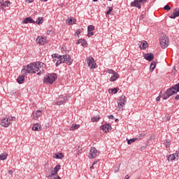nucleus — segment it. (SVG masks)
Wrapping results in <instances>:
<instances>
[{
	"label": "nucleus",
	"instance_id": "obj_1",
	"mask_svg": "<svg viewBox=\"0 0 179 179\" xmlns=\"http://www.w3.org/2000/svg\"><path fill=\"white\" fill-rule=\"evenodd\" d=\"M179 92V83L178 84H176L175 85L171 87L169 89L165 92V93L162 96V98L164 100H167L169 97H171V96H173V94H177ZM175 100L176 101H178L179 100V94L176 95L175 97Z\"/></svg>",
	"mask_w": 179,
	"mask_h": 179
},
{
	"label": "nucleus",
	"instance_id": "obj_2",
	"mask_svg": "<svg viewBox=\"0 0 179 179\" xmlns=\"http://www.w3.org/2000/svg\"><path fill=\"white\" fill-rule=\"evenodd\" d=\"M58 59L56 62V66H58L59 65H61V64L66 63L67 65H72V62H73V60H72V58L69 55L59 56Z\"/></svg>",
	"mask_w": 179,
	"mask_h": 179
},
{
	"label": "nucleus",
	"instance_id": "obj_3",
	"mask_svg": "<svg viewBox=\"0 0 179 179\" xmlns=\"http://www.w3.org/2000/svg\"><path fill=\"white\" fill-rule=\"evenodd\" d=\"M21 72L22 75H25V73H36V63H31L24 66Z\"/></svg>",
	"mask_w": 179,
	"mask_h": 179
},
{
	"label": "nucleus",
	"instance_id": "obj_4",
	"mask_svg": "<svg viewBox=\"0 0 179 179\" xmlns=\"http://www.w3.org/2000/svg\"><path fill=\"white\" fill-rule=\"evenodd\" d=\"M45 64L43 62H35V72L40 76L44 72V68Z\"/></svg>",
	"mask_w": 179,
	"mask_h": 179
},
{
	"label": "nucleus",
	"instance_id": "obj_5",
	"mask_svg": "<svg viewBox=\"0 0 179 179\" xmlns=\"http://www.w3.org/2000/svg\"><path fill=\"white\" fill-rule=\"evenodd\" d=\"M55 80H57L56 73H50L44 78V83H46V85H52Z\"/></svg>",
	"mask_w": 179,
	"mask_h": 179
},
{
	"label": "nucleus",
	"instance_id": "obj_6",
	"mask_svg": "<svg viewBox=\"0 0 179 179\" xmlns=\"http://www.w3.org/2000/svg\"><path fill=\"white\" fill-rule=\"evenodd\" d=\"M15 120H16V117H6L1 120V127L8 128V127H9V125H10V124H12V121H15Z\"/></svg>",
	"mask_w": 179,
	"mask_h": 179
},
{
	"label": "nucleus",
	"instance_id": "obj_7",
	"mask_svg": "<svg viewBox=\"0 0 179 179\" xmlns=\"http://www.w3.org/2000/svg\"><path fill=\"white\" fill-rule=\"evenodd\" d=\"M159 44L162 48H167L169 47V37L166 34L162 35V37L159 38Z\"/></svg>",
	"mask_w": 179,
	"mask_h": 179
},
{
	"label": "nucleus",
	"instance_id": "obj_8",
	"mask_svg": "<svg viewBox=\"0 0 179 179\" xmlns=\"http://www.w3.org/2000/svg\"><path fill=\"white\" fill-rule=\"evenodd\" d=\"M49 171L50 170L51 171V173L50 174H48V172H46V177L47 178H50L51 177H54V176L58 174V171H59V170H61V165L59 164H57L55 169H53L52 168L50 169H48Z\"/></svg>",
	"mask_w": 179,
	"mask_h": 179
},
{
	"label": "nucleus",
	"instance_id": "obj_9",
	"mask_svg": "<svg viewBox=\"0 0 179 179\" xmlns=\"http://www.w3.org/2000/svg\"><path fill=\"white\" fill-rule=\"evenodd\" d=\"M148 2V0H134L132 1L130 5L134 8H138V9H141L142 8L141 5Z\"/></svg>",
	"mask_w": 179,
	"mask_h": 179
},
{
	"label": "nucleus",
	"instance_id": "obj_10",
	"mask_svg": "<svg viewBox=\"0 0 179 179\" xmlns=\"http://www.w3.org/2000/svg\"><path fill=\"white\" fill-rule=\"evenodd\" d=\"M99 155V152L97 151V149H96V148H92L90 151L89 158L94 159L95 157H97Z\"/></svg>",
	"mask_w": 179,
	"mask_h": 179
},
{
	"label": "nucleus",
	"instance_id": "obj_11",
	"mask_svg": "<svg viewBox=\"0 0 179 179\" xmlns=\"http://www.w3.org/2000/svg\"><path fill=\"white\" fill-rule=\"evenodd\" d=\"M125 103H127V97L122 95L120 97L119 102H117L119 108H122L125 106Z\"/></svg>",
	"mask_w": 179,
	"mask_h": 179
},
{
	"label": "nucleus",
	"instance_id": "obj_12",
	"mask_svg": "<svg viewBox=\"0 0 179 179\" xmlns=\"http://www.w3.org/2000/svg\"><path fill=\"white\" fill-rule=\"evenodd\" d=\"M179 16V8H175L173 10V13H171L170 15H169V17L171 19H176V17H178Z\"/></svg>",
	"mask_w": 179,
	"mask_h": 179
},
{
	"label": "nucleus",
	"instance_id": "obj_13",
	"mask_svg": "<svg viewBox=\"0 0 179 179\" xmlns=\"http://www.w3.org/2000/svg\"><path fill=\"white\" fill-rule=\"evenodd\" d=\"M111 125L110 124H106L101 126V129L105 133L110 132V131H111Z\"/></svg>",
	"mask_w": 179,
	"mask_h": 179
},
{
	"label": "nucleus",
	"instance_id": "obj_14",
	"mask_svg": "<svg viewBox=\"0 0 179 179\" xmlns=\"http://www.w3.org/2000/svg\"><path fill=\"white\" fill-rule=\"evenodd\" d=\"M87 64L88 66H90V68H96V66H94V59L93 57H90L89 59H87Z\"/></svg>",
	"mask_w": 179,
	"mask_h": 179
},
{
	"label": "nucleus",
	"instance_id": "obj_15",
	"mask_svg": "<svg viewBox=\"0 0 179 179\" xmlns=\"http://www.w3.org/2000/svg\"><path fill=\"white\" fill-rule=\"evenodd\" d=\"M138 45L141 50H146V48H148V47L149 46L146 41H143V42H139Z\"/></svg>",
	"mask_w": 179,
	"mask_h": 179
},
{
	"label": "nucleus",
	"instance_id": "obj_16",
	"mask_svg": "<svg viewBox=\"0 0 179 179\" xmlns=\"http://www.w3.org/2000/svg\"><path fill=\"white\" fill-rule=\"evenodd\" d=\"M144 58L145 59L150 62V61H153V58H155V55H153V53H147L144 55Z\"/></svg>",
	"mask_w": 179,
	"mask_h": 179
},
{
	"label": "nucleus",
	"instance_id": "obj_17",
	"mask_svg": "<svg viewBox=\"0 0 179 179\" xmlns=\"http://www.w3.org/2000/svg\"><path fill=\"white\" fill-rule=\"evenodd\" d=\"M36 43H37V44H40L41 45H44V43H45V38L38 36L36 38Z\"/></svg>",
	"mask_w": 179,
	"mask_h": 179
},
{
	"label": "nucleus",
	"instance_id": "obj_18",
	"mask_svg": "<svg viewBox=\"0 0 179 179\" xmlns=\"http://www.w3.org/2000/svg\"><path fill=\"white\" fill-rule=\"evenodd\" d=\"M43 115V112L41 110H36V112L32 113L33 118H38V117H41Z\"/></svg>",
	"mask_w": 179,
	"mask_h": 179
},
{
	"label": "nucleus",
	"instance_id": "obj_19",
	"mask_svg": "<svg viewBox=\"0 0 179 179\" xmlns=\"http://www.w3.org/2000/svg\"><path fill=\"white\" fill-rule=\"evenodd\" d=\"M119 78H120V76L118 75V73H117V72H115L113 73V76L110 77V82H115V80H117V79H118Z\"/></svg>",
	"mask_w": 179,
	"mask_h": 179
},
{
	"label": "nucleus",
	"instance_id": "obj_20",
	"mask_svg": "<svg viewBox=\"0 0 179 179\" xmlns=\"http://www.w3.org/2000/svg\"><path fill=\"white\" fill-rule=\"evenodd\" d=\"M23 23L24 24H27V23H36V21H34L33 19H31V17H26L24 20L23 21Z\"/></svg>",
	"mask_w": 179,
	"mask_h": 179
},
{
	"label": "nucleus",
	"instance_id": "obj_21",
	"mask_svg": "<svg viewBox=\"0 0 179 179\" xmlns=\"http://www.w3.org/2000/svg\"><path fill=\"white\" fill-rule=\"evenodd\" d=\"M33 131H41V124L36 123L32 127Z\"/></svg>",
	"mask_w": 179,
	"mask_h": 179
},
{
	"label": "nucleus",
	"instance_id": "obj_22",
	"mask_svg": "<svg viewBox=\"0 0 179 179\" xmlns=\"http://www.w3.org/2000/svg\"><path fill=\"white\" fill-rule=\"evenodd\" d=\"M66 23H68V24H75V23H76V19L71 17L66 20Z\"/></svg>",
	"mask_w": 179,
	"mask_h": 179
},
{
	"label": "nucleus",
	"instance_id": "obj_23",
	"mask_svg": "<svg viewBox=\"0 0 179 179\" xmlns=\"http://www.w3.org/2000/svg\"><path fill=\"white\" fill-rule=\"evenodd\" d=\"M17 82L20 85H22L24 82V76H19L17 78Z\"/></svg>",
	"mask_w": 179,
	"mask_h": 179
},
{
	"label": "nucleus",
	"instance_id": "obj_24",
	"mask_svg": "<svg viewBox=\"0 0 179 179\" xmlns=\"http://www.w3.org/2000/svg\"><path fill=\"white\" fill-rule=\"evenodd\" d=\"M156 68V62L153 61L151 62L150 66V69L151 72H153L155 71V69Z\"/></svg>",
	"mask_w": 179,
	"mask_h": 179
},
{
	"label": "nucleus",
	"instance_id": "obj_25",
	"mask_svg": "<svg viewBox=\"0 0 179 179\" xmlns=\"http://www.w3.org/2000/svg\"><path fill=\"white\" fill-rule=\"evenodd\" d=\"M8 158V153L3 152L0 155V160H6Z\"/></svg>",
	"mask_w": 179,
	"mask_h": 179
},
{
	"label": "nucleus",
	"instance_id": "obj_26",
	"mask_svg": "<svg viewBox=\"0 0 179 179\" xmlns=\"http://www.w3.org/2000/svg\"><path fill=\"white\" fill-rule=\"evenodd\" d=\"M169 162H173V160H176V154L170 155L167 157Z\"/></svg>",
	"mask_w": 179,
	"mask_h": 179
},
{
	"label": "nucleus",
	"instance_id": "obj_27",
	"mask_svg": "<svg viewBox=\"0 0 179 179\" xmlns=\"http://www.w3.org/2000/svg\"><path fill=\"white\" fill-rule=\"evenodd\" d=\"M135 141H138V138H134L131 139L127 138L128 145H131V143H134V142H135Z\"/></svg>",
	"mask_w": 179,
	"mask_h": 179
},
{
	"label": "nucleus",
	"instance_id": "obj_28",
	"mask_svg": "<svg viewBox=\"0 0 179 179\" xmlns=\"http://www.w3.org/2000/svg\"><path fill=\"white\" fill-rule=\"evenodd\" d=\"M79 124H73L71 127H70V131H75V129H78L79 128Z\"/></svg>",
	"mask_w": 179,
	"mask_h": 179
},
{
	"label": "nucleus",
	"instance_id": "obj_29",
	"mask_svg": "<svg viewBox=\"0 0 179 179\" xmlns=\"http://www.w3.org/2000/svg\"><path fill=\"white\" fill-rule=\"evenodd\" d=\"M55 157L56 159H63L64 158V154L62 152H60L59 154H55Z\"/></svg>",
	"mask_w": 179,
	"mask_h": 179
},
{
	"label": "nucleus",
	"instance_id": "obj_30",
	"mask_svg": "<svg viewBox=\"0 0 179 179\" xmlns=\"http://www.w3.org/2000/svg\"><path fill=\"white\" fill-rule=\"evenodd\" d=\"M81 45L83 47H86V45H87V41H86V39H82Z\"/></svg>",
	"mask_w": 179,
	"mask_h": 179
},
{
	"label": "nucleus",
	"instance_id": "obj_31",
	"mask_svg": "<svg viewBox=\"0 0 179 179\" xmlns=\"http://www.w3.org/2000/svg\"><path fill=\"white\" fill-rule=\"evenodd\" d=\"M118 90H120V88H113L110 90V92L115 94L116 93H118Z\"/></svg>",
	"mask_w": 179,
	"mask_h": 179
},
{
	"label": "nucleus",
	"instance_id": "obj_32",
	"mask_svg": "<svg viewBox=\"0 0 179 179\" xmlns=\"http://www.w3.org/2000/svg\"><path fill=\"white\" fill-rule=\"evenodd\" d=\"M91 120H92V122H97L98 121H99L100 117L96 116V117H92Z\"/></svg>",
	"mask_w": 179,
	"mask_h": 179
},
{
	"label": "nucleus",
	"instance_id": "obj_33",
	"mask_svg": "<svg viewBox=\"0 0 179 179\" xmlns=\"http://www.w3.org/2000/svg\"><path fill=\"white\" fill-rule=\"evenodd\" d=\"M43 20H44V18L38 17V20H36V24H41V23H43Z\"/></svg>",
	"mask_w": 179,
	"mask_h": 179
},
{
	"label": "nucleus",
	"instance_id": "obj_34",
	"mask_svg": "<svg viewBox=\"0 0 179 179\" xmlns=\"http://www.w3.org/2000/svg\"><path fill=\"white\" fill-rule=\"evenodd\" d=\"M93 30H94V26L90 25V26L87 27V31L88 32L93 31Z\"/></svg>",
	"mask_w": 179,
	"mask_h": 179
},
{
	"label": "nucleus",
	"instance_id": "obj_35",
	"mask_svg": "<svg viewBox=\"0 0 179 179\" xmlns=\"http://www.w3.org/2000/svg\"><path fill=\"white\" fill-rule=\"evenodd\" d=\"M9 5H10V1H6L4 3H3L2 6H9Z\"/></svg>",
	"mask_w": 179,
	"mask_h": 179
},
{
	"label": "nucleus",
	"instance_id": "obj_36",
	"mask_svg": "<svg viewBox=\"0 0 179 179\" xmlns=\"http://www.w3.org/2000/svg\"><path fill=\"white\" fill-rule=\"evenodd\" d=\"M111 12H113V7H108V10L106 13V15H110V13H111Z\"/></svg>",
	"mask_w": 179,
	"mask_h": 179
},
{
	"label": "nucleus",
	"instance_id": "obj_37",
	"mask_svg": "<svg viewBox=\"0 0 179 179\" xmlns=\"http://www.w3.org/2000/svg\"><path fill=\"white\" fill-rule=\"evenodd\" d=\"M82 152H83V149H82V148L80 146H79L78 148L77 155H81Z\"/></svg>",
	"mask_w": 179,
	"mask_h": 179
},
{
	"label": "nucleus",
	"instance_id": "obj_38",
	"mask_svg": "<svg viewBox=\"0 0 179 179\" xmlns=\"http://www.w3.org/2000/svg\"><path fill=\"white\" fill-rule=\"evenodd\" d=\"M51 179H61V177L58 176V173H57L55 176H53L52 177H50Z\"/></svg>",
	"mask_w": 179,
	"mask_h": 179
},
{
	"label": "nucleus",
	"instance_id": "obj_39",
	"mask_svg": "<svg viewBox=\"0 0 179 179\" xmlns=\"http://www.w3.org/2000/svg\"><path fill=\"white\" fill-rule=\"evenodd\" d=\"M145 136H146V134H145V133H142V134H141L139 135L138 138H139V139L141 140V139H143V138H144Z\"/></svg>",
	"mask_w": 179,
	"mask_h": 179
},
{
	"label": "nucleus",
	"instance_id": "obj_40",
	"mask_svg": "<svg viewBox=\"0 0 179 179\" xmlns=\"http://www.w3.org/2000/svg\"><path fill=\"white\" fill-rule=\"evenodd\" d=\"M164 9L165 10H170L171 9V7L169 5H166L164 7Z\"/></svg>",
	"mask_w": 179,
	"mask_h": 179
},
{
	"label": "nucleus",
	"instance_id": "obj_41",
	"mask_svg": "<svg viewBox=\"0 0 179 179\" xmlns=\"http://www.w3.org/2000/svg\"><path fill=\"white\" fill-rule=\"evenodd\" d=\"M59 57H61V55H58V54H53L52 55V58H59Z\"/></svg>",
	"mask_w": 179,
	"mask_h": 179
},
{
	"label": "nucleus",
	"instance_id": "obj_42",
	"mask_svg": "<svg viewBox=\"0 0 179 179\" xmlns=\"http://www.w3.org/2000/svg\"><path fill=\"white\" fill-rule=\"evenodd\" d=\"M65 103V101H61L57 102V106H62V104H64Z\"/></svg>",
	"mask_w": 179,
	"mask_h": 179
},
{
	"label": "nucleus",
	"instance_id": "obj_43",
	"mask_svg": "<svg viewBox=\"0 0 179 179\" xmlns=\"http://www.w3.org/2000/svg\"><path fill=\"white\" fill-rule=\"evenodd\" d=\"M107 72H108V73H110L111 75H113V73H115V71H114V70H113V69H108L107 71Z\"/></svg>",
	"mask_w": 179,
	"mask_h": 179
},
{
	"label": "nucleus",
	"instance_id": "obj_44",
	"mask_svg": "<svg viewBox=\"0 0 179 179\" xmlns=\"http://www.w3.org/2000/svg\"><path fill=\"white\" fill-rule=\"evenodd\" d=\"M76 34L77 35V37L79 38V34H80V29H77L76 31Z\"/></svg>",
	"mask_w": 179,
	"mask_h": 179
},
{
	"label": "nucleus",
	"instance_id": "obj_45",
	"mask_svg": "<svg viewBox=\"0 0 179 179\" xmlns=\"http://www.w3.org/2000/svg\"><path fill=\"white\" fill-rule=\"evenodd\" d=\"M94 33L93 31H90L87 34V37H92V36H94Z\"/></svg>",
	"mask_w": 179,
	"mask_h": 179
},
{
	"label": "nucleus",
	"instance_id": "obj_46",
	"mask_svg": "<svg viewBox=\"0 0 179 179\" xmlns=\"http://www.w3.org/2000/svg\"><path fill=\"white\" fill-rule=\"evenodd\" d=\"M174 155H175V157L176 156L177 159H178L179 158V150L176 151Z\"/></svg>",
	"mask_w": 179,
	"mask_h": 179
},
{
	"label": "nucleus",
	"instance_id": "obj_47",
	"mask_svg": "<svg viewBox=\"0 0 179 179\" xmlns=\"http://www.w3.org/2000/svg\"><path fill=\"white\" fill-rule=\"evenodd\" d=\"M76 44H82V39H78L76 42Z\"/></svg>",
	"mask_w": 179,
	"mask_h": 179
},
{
	"label": "nucleus",
	"instance_id": "obj_48",
	"mask_svg": "<svg viewBox=\"0 0 179 179\" xmlns=\"http://www.w3.org/2000/svg\"><path fill=\"white\" fill-rule=\"evenodd\" d=\"M109 120H114V115H110L108 116Z\"/></svg>",
	"mask_w": 179,
	"mask_h": 179
},
{
	"label": "nucleus",
	"instance_id": "obj_49",
	"mask_svg": "<svg viewBox=\"0 0 179 179\" xmlns=\"http://www.w3.org/2000/svg\"><path fill=\"white\" fill-rule=\"evenodd\" d=\"M3 5V0H0V6H2Z\"/></svg>",
	"mask_w": 179,
	"mask_h": 179
},
{
	"label": "nucleus",
	"instance_id": "obj_50",
	"mask_svg": "<svg viewBox=\"0 0 179 179\" xmlns=\"http://www.w3.org/2000/svg\"><path fill=\"white\" fill-rule=\"evenodd\" d=\"M156 101H160V96L156 98Z\"/></svg>",
	"mask_w": 179,
	"mask_h": 179
},
{
	"label": "nucleus",
	"instance_id": "obj_51",
	"mask_svg": "<svg viewBox=\"0 0 179 179\" xmlns=\"http://www.w3.org/2000/svg\"><path fill=\"white\" fill-rule=\"evenodd\" d=\"M146 149V146H143L141 148V150H145Z\"/></svg>",
	"mask_w": 179,
	"mask_h": 179
},
{
	"label": "nucleus",
	"instance_id": "obj_52",
	"mask_svg": "<svg viewBox=\"0 0 179 179\" xmlns=\"http://www.w3.org/2000/svg\"><path fill=\"white\" fill-rule=\"evenodd\" d=\"M8 174H13V171H11V170L8 171Z\"/></svg>",
	"mask_w": 179,
	"mask_h": 179
},
{
	"label": "nucleus",
	"instance_id": "obj_53",
	"mask_svg": "<svg viewBox=\"0 0 179 179\" xmlns=\"http://www.w3.org/2000/svg\"><path fill=\"white\" fill-rule=\"evenodd\" d=\"M124 179H129V176L127 175V176L124 177Z\"/></svg>",
	"mask_w": 179,
	"mask_h": 179
},
{
	"label": "nucleus",
	"instance_id": "obj_54",
	"mask_svg": "<svg viewBox=\"0 0 179 179\" xmlns=\"http://www.w3.org/2000/svg\"><path fill=\"white\" fill-rule=\"evenodd\" d=\"M92 164L93 166H94V164H97V161L94 162Z\"/></svg>",
	"mask_w": 179,
	"mask_h": 179
},
{
	"label": "nucleus",
	"instance_id": "obj_55",
	"mask_svg": "<svg viewBox=\"0 0 179 179\" xmlns=\"http://www.w3.org/2000/svg\"><path fill=\"white\" fill-rule=\"evenodd\" d=\"M27 1H28L29 3H31V2H33V0H27Z\"/></svg>",
	"mask_w": 179,
	"mask_h": 179
},
{
	"label": "nucleus",
	"instance_id": "obj_56",
	"mask_svg": "<svg viewBox=\"0 0 179 179\" xmlns=\"http://www.w3.org/2000/svg\"><path fill=\"white\" fill-rule=\"evenodd\" d=\"M41 2H47V1H48V0H41Z\"/></svg>",
	"mask_w": 179,
	"mask_h": 179
},
{
	"label": "nucleus",
	"instance_id": "obj_57",
	"mask_svg": "<svg viewBox=\"0 0 179 179\" xmlns=\"http://www.w3.org/2000/svg\"><path fill=\"white\" fill-rule=\"evenodd\" d=\"M115 122H118V121H120V120L115 119Z\"/></svg>",
	"mask_w": 179,
	"mask_h": 179
},
{
	"label": "nucleus",
	"instance_id": "obj_58",
	"mask_svg": "<svg viewBox=\"0 0 179 179\" xmlns=\"http://www.w3.org/2000/svg\"><path fill=\"white\" fill-rule=\"evenodd\" d=\"M90 169H94V165L92 164V166L90 167Z\"/></svg>",
	"mask_w": 179,
	"mask_h": 179
},
{
	"label": "nucleus",
	"instance_id": "obj_59",
	"mask_svg": "<svg viewBox=\"0 0 179 179\" xmlns=\"http://www.w3.org/2000/svg\"><path fill=\"white\" fill-rule=\"evenodd\" d=\"M67 99H68V97L65 96V97L64 98V100H66Z\"/></svg>",
	"mask_w": 179,
	"mask_h": 179
},
{
	"label": "nucleus",
	"instance_id": "obj_60",
	"mask_svg": "<svg viewBox=\"0 0 179 179\" xmlns=\"http://www.w3.org/2000/svg\"><path fill=\"white\" fill-rule=\"evenodd\" d=\"M94 2H97L99 0H92Z\"/></svg>",
	"mask_w": 179,
	"mask_h": 179
},
{
	"label": "nucleus",
	"instance_id": "obj_61",
	"mask_svg": "<svg viewBox=\"0 0 179 179\" xmlns=\"http://www.w3.org/2000/svg\"><path fill=\"white\" fill-rule=\"evenodd\" d=\"M166 143H170V141H166Z\"/></svg>",
	"mask_w": 179,
	"mask_h": 179
},
{
	"label": "nucleus",
	"instance_id": "obj_62",
	"mask_svg": "<svg viewBox=\"0 0 179 179\" xmlns=\"http://www.w3.org/2000/svg\"><path fill=\"white\" fill-rule=\"evenodd\" d=\"M151 138H155V136H152Z\"/></svg>",
	"mask_w": 179,
	"mask_h": 179
},
{
	"label": "nucleus",
	"instance_id": "obj_63",
	"mask_svg": "<svg viewBox=\"0 0 179 179\" xmlns=\"http://www.w3.org/2000/svg\"><path fill=\"white\" fill-rule=\"evenodd\" d=\"M108 1H112V0H108Z\"/></svg>",
	"mask_w": 179,
	"mask_h": 179
}]
</instances>
